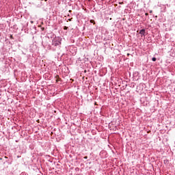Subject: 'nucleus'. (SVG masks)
<instances>
[{
  "mask_svg": "<svg viewBox=\"0 0 175 175\" xmlns=\"http://www.w3.org/2000/svg\"><path fill=\"white\" fill-rule=\"evenodd\" d=\"M120 3V5H122V3H124L123 2H122V3Z\"/></svg>",
  "mask_w": 175,
  "mask_h": 175,
  "instance_id": "nucleus-10",
  "label": "nucleus"
},
{
  "mask_svg": "<svg viewBox=\"0 0 175 175\" xmlns=\"http://www.w3.org/2000/svg\"><path fill=\"white\" fill-rule=\"evenodd\" d=\"M56 77H59V76H58V75H56Z\"/></svg>",
  "mask_w": 175,
  "mask_h": 175,
  "instance_id": "nucleus-12",
  "label": "nucleus"
},
{
  "mask_svg": "<svg viewBox=\"0 0 175 175\" xmlns=\"http://www.w3.org/2000/svg\"><path fill=\"white\" fill-rule=\"evenodd\" d=\"M64 29H65V30L68 29V27L64 26Z\"/></svg>",
  "mask_w": 175,
  "mask_h": 175,
  "instance_id": "nucleus-5",
  "label": "nucleus"
},
{
  "mask_svg": "<svg viewBox=\"0 0 175 175\" xmlns=\"http://www.w3.org/2000/svg\"><path fill=\"white\" fill-rule=\"evenodd\" d=\"M140 35H144L146 33V30L145 29H142L139 31Z\"/></svg>",
  "mask_w": 175,
  "mask_h": 175,
  "instance_id": "nucleus-2",
  "label": "nucleus"
},
{
  "mask_svg": "<svg viewBox=\"0 0 175 175\" xmlns=\"http://www.w3.org/2000/svg\"><path fill=\"white\" fill-rule=\"evenodd\" d=\"M150 13H152V11H150Z\"/></svg>",
  "mask_w": 175,
  "mask_h": 175,
  "instance_id": "nucleus-11",
  "label": "nucleus"
},
{
  "mask_svg": "<svg viewBox=\"0 0 175 175\" xmlns=\"http://www.w3.org/2000/svg\"><path fill=\"white\" fill-rule=\"evenodd\" d=\"M88 159V157L87 156L84 157V159Z\"/></svg>",
  "mask_w": 175,
  "mask_h": 175,
  "instance_id": "nucleus-6",
  "label": "nucleus"
},
{
  "mask_svg": "<svg viewBox=\"0 0 175 175\" xmlns=\"http://www.w3.org/2000/svg\"><path fill=\"white\" fill-rule=\"evenodd\" d=\"M90 23H92V24H95V21H94V20H90Z\"/></svg>",
  "mask_w": 175,
  "mask_h": 175,
  "instance_id": "nucleus-4",
  "label": "nucleus"
},
{
  "mask_svg": "<svg viewBox=\"0 0 175 175\" xmlns=\"http://www.w3.org/2000/svg\"><path fill=\"white\" fill-rule=\"evenodd\" d=\"M31 24H33V21H31Z\"/></svg>",
  "mask_w": 175,
  "mask_h": 175,
  "instance_id": "nucleus-9",
  "label": "nucleus"
},
{
  "mask_svg": "<svg viewBox=\"0 0 175 175\" xmlns=\"http://www.w3.org/2000/svg\"><path fill=\"white\" fill-rule=\"evenodd\" d=\"M152 61H153L154 62H155V61H157V58H156V57H152Z\"/></svg>",
  "mask_w": 175,
  "mask_h": 175,
  "instance_id": "nucleus-3",
  "label": "nucleus"
},
{
  "mask_svg": "<svg viewBox=\"0 0 175 175\" xmlns=\"http://www.w3.org/2000/svg\"><path fill=\"white\" fill-rule=\"evenodd\" d=\"M61 44V40H59V38H55L53 41V46H60Z\"/></svg>",
  "mask_w": 175,
  "mask_h": 175,
  "instance_id": "nucleus-1",
  "label": "nucleus"
},
{
  "mask_svg": "<svg viewBox=\"0 0 175 175\" xmlns=\"http://www.w3.org/2000/svg\"><path fill=\"white\" fill-rule=\"evenodd\" d=\"M145 14H146V16H148V13H146Z\"/></svg>",
  "mask_w": 175,
  "mask_h": 175,
  "instance_id": "nucleus-7",
  "label": "nucleus"
},
{
  "mask_svg": "<svg viewBox=\"0 0 175 175\" xmlns=\"http://www.w3.org/2000/svg\"><path fill=\"white\" fill-rule=\"evenodd\" d=\"M127 55H129V53H128Z\"/></svg>",
  "mask_w": 175,
  "mask_h": 175,
  "instance_id": "nucleus-13",
  "label": "nucleus"
},
{
  "mask_svg": "<svg viewBox=\"0 0 175 175\" xmlns=\"http://www.w3.org/2000/svg\"><path fill=\"white\" fill-rule=\"evenodd\" d=\"M42 31H44V27L42 28Z\"/></svg>",
  "mask_w": 175,
  "mask_h": 175,
  "instance_id": "nucleus-8",
  "label": "nucleus"
}]
</instances>
